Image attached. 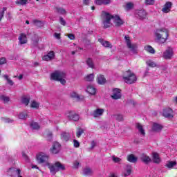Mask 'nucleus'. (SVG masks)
<instances>
[{
    "instance_id": "1",
    "label": "nucleus",
    "mask_w": 177,
    "mask_h": 177,
    "mask_svg": "<svg viewBox=\"0 0 177 177\" xmlns=\"http://www.w3.org/2000/svg\"><path fill=\"white\" fill-rule=\"evenodd\" d=\"M37 160L40 164H44V162H45L46 165L48 167L50 172V174H52V175H56V172H59V171L60 170L64 171V169H66V167H64V165H62V163H60V162H56L54 165H50L48 162V160H49V156L44 153H41L37 155Z\"/></svg>"
},
{
    "instance_id": "2",
    "label": "nucleus",
    "mask_w": 177,
    "mask_h": 177,
    "mask_svg": "<svg viewBox=\"0 0 177 177\" xmlns=\"http://www.w3.org/2000/svg\"><path fill=\"white\" fill-rule=\"evenodd\" d=\"M155 37L158 44H165L167 39H168V37H169L168 29L165 28L156 29L155 30Z\"/></svg>"
},
{
    "instance_id": "3",
    "label": "nucleus",
    "mask_w": 177,
    "mask_h": 177,
    "mask_svg": "<svg viewBox=\"0 0 177 177\" xmlns=\"http://www.w3.org/2000/svg\"><path fill=\"white\" fill-rule=\"evenodd\" d=\"M102 16L104 19L103 21L104 28H109L110 25L111 24V19H113V15H110V13L106 12L105 11H102Z\"/></svg>"
},
{
    "instance_id": "4",
    "label": "nucleus",
    "mask_w": 177,
    "mask_h": 177,
    "mask_svg": "<svg viewBox=\"0 0 177 177\" xmlns=\"http://www.w3.org/2000/svg\"><path fill=\"white\" fill-rule=\"evenodd\" d=\"M125 42L127 45V48L130 49L131 52L134 55L138 53V44L131 43V39H129V36L124 37Z\"/></svg>"
},
{
    "instance_id": "5",
    "label": "nucleus",
    "mask_w": 177,
    "mask_h": 177,
    "mask_svg": "<svg viewBox=\"0 0 177 177\" xmlns=\"http://www.w3.org/2000/svg\"><path fill=\"white\" fill-rule=\"evenodd\" d=\"M60 78H66V73L64 72L55 71L50 75V79L53 81H59Z\"/></svg>"
},
{
    "instance_id": "6",
    "label": "nucleus",
    "mask_w": 177,
    "mask_h": 177,
    "mask_svg": "<svg viewBox=\"0 0 177 177\" xmlns=\"http://www.w3.org/2000/svg\"><path fill=\"white\" fill-rule=\"evenodd\" d=\"M50 150L53 154H59V153H60V150H62V145L58 142H55L53 143L52 147Z\"/></svg>"
},
{
    "instance_id": "7",
    "label": "nucleus",
    "mask_w": 177,
    "mask_h": 177,
    "mask_svg": "<svg viewBox=\"0 0 177 177\" xmlns=\"http://www.w3.org/2000/svg\"><path fill=\"white\" fill-rule=\"evenodd\" d=\"M174 56V50L172 48L169 47L168 49H167L162 55L163 59L165 60H171Z\"/></svg>"
},
{
    "instance_id": "8",
    "label": "nucleus",
    "mask_w": 177,
    "mask_h": 177,
    "mask_svg": "<svg viewBox=\"0 0 177 177\" xmlns=\"http://www.w3.org/2000/svg\"><path fill=\"white\" fill-rule=\"evenodd\" d=\"M104 113V109H97L94 110L93 112L90 113V115L91 117H93V118H100V117H102V115H103Z\"/></svg>"
},
{
    "instance_id": "9",
    "label": "nucleus",
    "mask_w": 177,
    "mask_h": 177,
    "mask_svg": "<svg viewBox=\"0 0 177 177\" xmlns=\"http://www.w3.org/2000/svg\"><path fill=\"white\" fill-rule=\"evenodd\" d=\"M66 117L68 120H71L72 121H78V120H80V115L73 111H69L66 113Z\"/></svg>"
},
{
    "instance_id": "10",
    "label": "nucleus",
    "mask_w": 177,
    "mask_h": 177,
    "mask_svg": "<svg viewBox=\"0 0 177 177\" xmlns=\"http://www.w3.org/2000/svg\"><path fill=\"white\" fill-rule=\"evenodd\" d=\"M162 115L165 118H174V111L171 108L163 109Z\"/></svg>"
},
{
    "instance_id": "11",
    "label": "nucleus",
    "mask_w": 177,
    "mask_h": 177,
    "mask_svg": "<svg viewBox=\"0 0 177 177\" xmlns=\"http://www.w3.org/2000/svg\"><path fill=\"white\" fill-rule=\"evenodd\" d=\"M147 13L145 10H137L135 12V16L138 19H140V20H143L146 19Z\"/></svg>"
},
{
    "instance_id": "12",
    "label": "nucleus",
    "mask_w": 177,
    "mask_h": 177,
    "mask_svg": "<svg viewBox=\"0 0 177 177\" xmlns=\"http://www.w3.org/2000/svg\"><path fill=\"white\" fill-rule=\"evenodd\" d=\"M21 170L16 167H11L8 169V174L11 177L17 176L20 175Z\"/></svg>"
},
{
    "instance_id": "13",
    "label": "nucleus",
    "mask_w": 177,
    "mask_h": 177,
    "mask_svg": "<svg viewBox=\"0 0 177 177\" xmlns=\"http://www.w3.org/2000/svg\"><path fill=\"white\" fill-rule=\"evenodd\" d=\"M123 79L126 84H133L136 82V76L133 73L130 74L128 77H124Z\"/></svg>"
},
{
    "instance_id": "14",
    "label": "nucleus",
    "mask_w": 177,
    "mask_h": 177,
    "mask_svg": "<svg viewBox=\"0 0 177 177\" xmlns=\"http://www.w3.org/2000/svg\"><path fill=\"white\" fill-rule=\"evenodd\" d=\"M112 19L116 27H121V26L124 24V21H122V19H121V17H120V16L118 15L113 16Z\"/></svg>"
},
{
    "instance_id": "15",
    "label": "nucleus",
    "mask_w": 177,
    "mask_h": 177,
    "mask_svg": "<svg viewBox=\"0 0 177 177\" xmlns=\"http://www.w3.org/2000/svg\"><path fill=\"white\" fill-rule=\"evenodd\" d=\"M111 97L115 100L121 99V90H120L119 88H113V95H111Z\"/></svg>"
},
{
    "instance_id": "16",
    "label": "nucleus",
    "mask_w": 177,
    "mask_h": 177,
    "mask_svg": "<svg viewBox=\"0 0 177 177\" xmlns=\"http://www.w3.org/2000/svg\"><path fill=\"white\" fill-rule=\"evenodd\" d=\"M172 8V2L167 1L164 5L163 8H162V12L163 13H169L171 12V8Z\"/></svg>"
},
{
    "instance_id": "17",
    "label": "nucleus",
    "mask_w": 177,
    "mask_h": 177,
    "mask_svg": "<svg viewBox=\"0 0 177 177\" xmlns=\"http://www.w3.org/2000/svg\"><path fill=\"white\" fill-rule=\"evenodd\" d=\"M70 138H71V136L66 131L61 133V139L63 142H68Z\"/></svg>"
},
{
    "instance_id": "18",
    "label": "nucleus",
    "mask_w": 177,
    "mask_h": 177,
    "mask_svg": "<svg viewBox=\"0 0 177 177\" xmlns=\"http://www.w3.org/2000/svg\"><path fill=\"white\" fill-rule=\"evenodd\" d=\"M98 41L100 42V44L102 45V46H104V48H109L110 49L113 48V45H111L109 41H104L103 39L100 38L98 39Z\"/></svg>"
},
{
    "instance_id": "19",
    "label": "nucleus",
    "mask_w": 177,
    "mask_h": 177,
    "mask_svg": "<svg viewBox=\"0 0 177 177\" xmlns=\"http://www.w3.org/2000/svg\"><path fill=\"white\" fill-rule=\"evenodd\" d=\"M162 125L158 123H153L152 126V131L153 132H161V131H162Z\"/></svg>"
},
{
    "instance_id": "20",
    "label": "nucleus",
    "mask_w": 177,
    "mask_h": 177,
    "mask_svg": "<svg viewBox=\"0 0 177 177\" xmlns=\"http://www.w3.org/2000/svg\"><path fill=\"white\" fill-rule=\"evenodd\" d=\"M19 44L24 45L27 42V35L24 33H21L19 37Z\"/></svg>"
},
{
    "instance_id": "21",
    "label": "nucleus",
    "mask_w": 177,
    "mask_h": 177,
    "mask_svg": "<svg viewBox=\"0 0 177 177\" xmlns=\"http://www.w3.org/2000/svg\"><path fill=\"white\" fill-rule=\"evenodd\" d=\"M136 127L138 129V131L142 136H145L146 132L145 131V129H143V126H142V124L137 123Z\"/></svg>"
},
{
    "instance_id": "22",
    "label": "nucleus",
    "mask_w": 177,
    "mask_h": 177,
    "mask_svg": "<svg viewBox=\"0 0 177 177\" xmlns=\"http://www.w3.org/2000/svg\"><path fill=\"white\" fill-rule=\"evenodd\" d=\"M111 2V0H95V5L102 6V5H109Z\"/></svg>"
},
{
    "instance_id": "23",
    "label": "nucleus",
    "mask_w": 177,
    "mask_h": 177,
    "mask_svg": "<svg viewBox=\"0 0 177 177\" xmlns=\"http://www.w3.org/2000/svg\"><path fill=\"white\" fill-rule=\"evenodd\" d=\"M141 161H142L144 164H149L150 161H151V159L147 155L143 153L141 156Z\"/></svg>"
},
{
    "instance_id": "24",
    "label": "nucleus",
    "mask_w": 177,
    "mask_h": 177,
    "mask_svg": "<svg viewBox=\"0 0 177 177\" xmlns=\"http://www.w3.org/2000/svg\"><path fill=\"white\" fill-rule=\"evenodd\" d=\"M153 161L155 164H160L161 162V158H160V155L154 152L153 153Z\"/></svg>"
},
{
    "instance_id": "25",
    "label": "nucleus",
    "mask_w": 177,
    "mask_h": 177,
    "mask_svg": "<svg viewBox=\"0 0 177 177\" xmlns=\"http://www.w3.org/2000/svg\"><path fill=\"white\" fill-rule=\"evenodd\" d=\"M127 161L135 164V162H138V157L135 156L133 154H130L127 156Z\"/></svg>"
},
{
    "instance_id": "26",
    "label": "nucleus",
    "mask_w": 177,
    "mask_h": 177,
    "mask_svg": "<svg viewBox=\"0 0 177 177\" xmlns=\"http://www.w3.org/2000/svg\"><path fill=\"white\" fill-rule=\"evenodd\" d=\"M86 92L90 95H96V88L92 86H88Z\"/></svg>"
},
{
    "instance_id": "27",
    "label": "nucleus",
    "mask_w": 177,
    "mask_h": 177,
    "mask_svg": "<svg viewBox=\"0 0 177 177\" xmlns=\"http://www.w3.org/2000/svg\"><path fill=\"white\" fill-rule=\"evenodd\" d=\"M92 174H93V171H92V169L89 167L85 168L83 170V175H84V176H91Z\"/></svg>"
},
{
    "instance_id": "28",
    "label": "nucleus",
    "mask_w": 177,
    "mask_h": 177,
    "mask_svg": "<svg viewBox=\"0 0 177 177\" xmlns=\"http://www.w3.org/2000/svg\"><path fill=\"white\" fill-rule=\"evenodd\" d=\"M97 82L100 84V85H103V84L106 83V78H104V76L102 75H97Z\"/></svg>"
},
{
    "instance_id": "29",
    "label": "nucleus",
    "mask_w": 177,
    "mask_h": 177,
    "mask_svg": "<svg viewBox=\"0 0 177 177\" xmlns=\"http://www.w3.org/2000/svg\"><path fill=\"white\" fill-rule=\"evenodd\" d=\"M55 9L59 15H66L67 13V11L62 7H55Z\"/></svg>"
},
{
    "instance_id": "30",
    "label": "nucleus",
    "mask_w": 177,
    "mask_h": 177,
    "mask_svg": "<svg viewBox=\"0 0 177 177\" xmlns=\"http://www.w3.org/2000/svg\"><path fill=\"white\" fill-rule=\"evenodd\" d=\"M145 50L147 52H149V53H151L152 55H154V53H156V50H154V48L151 47V46H145Z\"/></svg>"
},
{
    "instance_id": "31",
    "label": "nucleus",
    "mask_w": 177,
    "mask_h": 177,
    "mask_svg": "<svg viewBox=\"0 0 177 177\" xmlns=\"http://www.w3.org/2000/svg\"><path fill=\"white\" fill-rule=\"evenodd\" d=\"M132 174V166L127 165V168L126 169V171L124 172V176H129Z\"/></svg>"
},
{
    "instance_id": "32",
    "label": "nucleus",
    "mask_w": 177,
    "mask_h": 177,
    "mask_svg": "<svg viewBox=\"0 0 177 177\" xmlns=\"http://www.w3.org/2000/svg\"><path fill=\"white\" fill-rule=\"evenodd\" d=\"M175 165H176V162H175V161H169V162H168L167 163L165 167L169 168V169H172V167H175Z\"/></svg>"
},
{
    "instance_id": "33",
    "label": "nucleus",
    "mask_w": 177,
    "mask_h": 177,
    "mask_svg": "<svg viewBox=\"0 0 177 177\" xmlns=\"http://www.w3.org/2000/svg\"><path fill=\"white\" fill-rule=\"evenodd\" d=\"M86 63L91 68H93V67H95V64H93V61L91 59V58H88Z\"/></svg>"
},
{
    "instance_id": "34",
    "label": "nucleus",
    "mask_w": 177,
    "mask_h": 177,
    "mask_svg": "<svg viewBox=\"0 0 177 177\" xmlns=\"http://www.w3.org/2000/svg\"><path fill=\"white\" fill-rule=\"evenodd\" d=\"M28 117V114L26 111L21 112L19 115V118L20 120H26Z\"/></svg>"
},
{
    "instance_id": "35",
    "label": "nucleus",
    "mask_w": 177,
    "mask_h": 177,
    "mask_svg": "<svg viewBox=\"0 0 177 177\" xmlns=\"http://www.w3.org/2000/svg\"><path fill=\"white\" fill-rule=\"evenodd\" d=\"M33 24H35L36 27H42V26H44V23L38 19L33 20Z\"/></svg>"
},
{
    "instance_id": "36",
    "label": "nucleus",
    "mask_w": 177,
    "mask_h": 177,
    "mask_svg": "<svg viewBox=\"0 0 177 177\" xmlns=\"http://www.w3.org/2000/svg\"><path fill=\"white\" fill-rule=\"evenodd\" d=\"M21 103H23V104H25V106H28V103H30V97H22Z\"/></svg>"
},
{
    "instance_id": "37",
    "label": "nucleus",
    "mask_w": 177,
    "mask_h": 177,
    "mask_svg": "<svg viewBox=\"0 0 177 177\" xmlns=\"http://www.w3.org/2000/svg\"><path fill=\"white\" fill-rule=\"evenodd\" d=\"M3 78H5V80H6L8 84H9V85H10V86H13V81L12 80H10V78H9V76L8 75H3Z\"/></svg>"
},
{
    "instance_id": "38",
    "label": "nucleus",
    "mask_w": 177,
    "mask_h": 177,
    "mask_svg": "<svg viewBox=\"0 0 177 177\" xmlns=\"http://www.w3.org/2000/svg\"><path fill=\"white\" fill-rule=\"evenodd\" d=\"M114 118L116 120V121H119V122L124 121V116H122L121 114L114 115Z\"/></svg>"
},
{
    "instance_id": "39",
    "label": "nucleus",
    "mask_w": 177,
    "mask_h": 177,
    "mask_svg": "<svg viewBox=\"0 0 177 177\" xmlns=\"http://www.w3.org/2000/svg\"><path fill=\"white\" fill-rule=\"evenodd\" d=\"M95 80V75L91 73L86 77V81L92 82Z\"/></svg>"
},
{
    "instance_id": "40",
    "label": "nucleus",
    "mask_w": 177,
    "mask_h": 177,
    "mask_svg": "<svg viewBox=\"0 0 177 177\" xmlns=\"http://www.w3.org/2000/svg\"><path fill=\"white\" fill-rule=\"evenodd\" d=\"M133 8V3H127L125 6L126 10H131V9Z\"/></svg>"
},
{
    "instance_id": "41",
    "label": "nucleus",
    "mask_w": 177,
    "mask_h": 177,
    "mask_svg": "<svg viewBox=\"0 0 177 177\" xmlns=\"http://www.w3.org/2000/svg\"><path fill=\"white\" fill-rule=\"evenodd\" d=\"M30 127L32 128V129H39V124H38V123L35 122H32L30 124Z\"/></svg>"
},
{
    "instance_id": "42",
    "label": "nucleus",
    "mask_w": 177,
    "mask_h": 177,
    "mask_svg": "<svg viewBox=\"0 0 177 177\" xmlns=\"http://www.w3.org/2000/svg\"><path fill=\"white\" fill-rule=\"evenodd\" d=\"M0 99H1V100H2V102H4V103H8V102H9V100H10L9 97L5 96V95H1Z\"/></svg>"
},
{
    "instance_id": "43",
    "label": "nucleus",
    "mask_w": 177,
    "mask_h": 177,
    "mask_svg": "<svg viewBox=\"0 0 177 177\" xmlns=\"http://www.w3.org/2000/svg\"><path fill=\"white\" fill-rule=\"evenodd\" d=\"M147 64L148 66H149V67H156L157 66L156 64H155L154 62H153L152 60H149L147 62Z\"/></svg>"
},
{
    "instance_id": "44",
    "label": "nucleus",
    "mask_w": 177,
    "mask_h": 177,
    "mask_svg": "<svg viewBox=\"0 0 177 177\" xmlns=\"http://www.w3.org/2000/svg\"><path fill=\"white\" fill-rule=\"evenodd\" d=\"M71 97H74L75 99H77V100H80L81 98L80 97V95H78V94H77V93L75 92H73L71 94Z\"/></svg>"
},
{
    "instance_id": "45",
    "label": "nucleus",
    "mask_w": 177,
    "mask_h": 177,
    "mask_svg": "<svg viewBox=\"0 0 177 177\" xmlns=\"http://www.w3.org/2000/svg\"><path fill=\"white\" fill-rule=\"evenodd\" d=\"M82 133H84V129H78L77 130V134H76L77 138H80L81 135H82Z\"/></svg>"
},
{
    "instance_id": "46",
    "label": "nucleus",
    "mask_w": 177,
    "mask_h": 177,
    "mask_svg": "<svg viewBox=\"0 0 177 177\" xmlns=\"http://www.w3.org/2000/svg\"><path fill=\"white\" fill-rule=\"evenodd\" d=\"M30 107H32V109H38V107H39V104H38L37 102L33 101L31 103Z\"/></svg>"
},
{
    "instance_id": "47",
    "label": "nucleus",
    "mask_w": 177,
    "mask_h": 177,
    "mask_svg": "<svg viewBox=\"0 0 177 177\" xmlns=\"http://www.w3.org/2000/svg\"><path fill=\"white\" fill-rule=\"evenodd\" d=\"M53 139V134L52 133V132H49L47 135V140H48V142H52Z\"/></svg>"
},
{
    "instance_id": "48",
    "label": "nucleus",
    "mask_w": 177,
    "mask_h": 177,
    "mask_svg": "<svg viewBox=\"0 0 177 177\" xmlns=\"http://www.w3.org/2000/svg\"><path fill=\"white\" fill-rule=\"evenodd\" d=\"M47 55L51 60H53V59H55V52L50 51Z\"/></svg>"
},
{
    "instance_id": "49",
    "label": "nucleus",
    "mask_w": 177,
    "mask_h": 177,
    "mask_svg": "<svg viewBox=\"0 0 177 177\" xmlns=\"http://www.w3.org/2000/svg\"><path fill=\"white\" fill-rule=\"evenodd\" d=\"M22 157L26 162H30V158H28V156L24 152L22 153Z\"/></svg>"
},
{
    "instance_id": "50",
    "label": "nucleus",
    "mask_w": 177,
    "mask_h": 177,
    "mask_svg": "<svg viewBox=\"0 0 177 177\" xmlns=\"http://www.w3.org/2000/svg\"><path fill=\"white\" fill-rule=\"evenodd\" d=\"M59 23L62 26H66V20L62 17H59Z\"/></svg>"
},
{
    "instance_id": "51",
    "label": "nucleus",
    "mask_w": 177,
    "mask_h": 177,
    "mask_svg": "<svg viewBox=\"0 0 177 177\" xmlns=\"http://www.w3.org/2000/svg\"><path fill=\"white\" fill-rule=\"evenodd\" d=\"M112 160L114 162H120L121 161V158L115 156H113Z\"/></svg>"
},
{
    "instance_id": "52",
    "label": "nucleus",
    "mask_w": 177,
    "mask_h": 177,
    "mask_svg": "<svg viewBox=\"0 0 177 177\" xmlns=\"http://www.w3.org/2000/svg\"><path fill=\"white\" fill-rule=\"evenodd\" d=\"M3 10L0 12V21L2 20V17H3V15H5V10H6V8L3 7Z\"/></svg>"
},
{
    "instance_id": "53",
    "label": "nucleus",
    "mask_w": 177,
    "mask_h": 177,
    "mask_svg": "<svg viewBox=\"0 0 177 177\" xmlns=\"http://www.w3.org/2000/svg\"><path fill=\"white\" fill-rule=\"evenodd\" d=\"M146 5H154V0H145Z\"/></svg>"
},
{
    "instance_id": "54",
    "label": "nucleus",
    "mask_w": 177,
    "mask_h": 177,
    "mask_svg": "<svg viewBox=\"0 0 177 177\" xmlns=\"http://www.w3.org/2000/svg\"><path fill=\"white\" fill-rule=\"evenodd\" d=\"M4 122L8 123V124H10V123L13 122L14 120L10 119V118H4Z\"/></svg>"
},
{
    "instance_id": "55",
    "label": "nucleus",
    "mask_w": 177,
    "mask_h": 177,
    "mask_svg": "<svg viewBox=\"0 0 177 177\" xmlns=\"http://www.w3.org/2000/svg\"><path fill=\"white\" fill-rule=\"evenodd\" d=\"M73 146L74 147H80V142H78L77 140H73Z\"/></svg>"
},
{
    "instance_id": "56",
    "label": "nucleus",
    "mask_w": 177,
    "mask_h": 177,
    "mask_svg": "<svg viewBox=\"0 0 177 177\" xmlns=\"http://www.w3.org/2000/svg\"><path fill=\"white\" fill-rule=\"evenodd\" d=\"M17 3H19V5H26V3H27V0H19Z\"/></svg>"
},
{
    "instance_id": "57",
    "label": "nucleus",
    "mask_w": 177,
    "mask_h": 177,
    "mask_svg": "<svg viewBox=\"0 0 177 177\" xmlns=\"http://www.w3.org/2000/svg\"><path fill=\"white\" fill-rule=\"evenodd\" d=\"M43 60H45L46 62H50V60H52L50 57H48V54L44 55L43 57Z\"/></svg>"
},
{
    "instance_id": "58",
    "label": "nucleus",
    "mask_w": 177,
    "mask_h": 177,
    "mask_svg": "<svg viewBox=\"0 0 177 177\" xmlns=\"http://www.w3.org/2000/svg\"><path fill=\"white\" fill-rule=\"evenodd\" d=\"M68 38L74 41V39H75V36L73 34L70 33L68 35Z\"/></svg>"
},
{
    "instance_id": "59",
    "label": "nucleus",
    "mask_w": 177,
    "mask_h": 177,
    "mask_svg": "<svg viewBox=\"0 0 177 177\" xmlns=\"http://www.w3.org/2000/svg\"><path fill=\"white\" fill-rule=\"evenodd\" d=\"M73 165H74V168L78 169V167H80V162L75 160V161L73 162Z\"/></svg>"
},
{
    "instance_id": "60",
    "label": "nucleus",
    "mask_w": 177,
    "mask_h": 177,
    "mask_svg": "<svg viewBox=\"0 0 177 177\" xmlns=\"http://www.w3.org/2000/svg\"><path fill=\"white\" fill-rule=\"evenodd\" d=\"M64 77H60V79L58 80L62 85L66 84V80L64 79Z\"/></svg>"
},
{
    "instance_id": "61",
    "label": "nucleus",
    "mask_w": 177,
    "mask_h": 177,
    "mask_svg": "<svg viewBox=\"0 0 177 177\" xmlns=\"http://www.w3.org/2000/svg\"><path fill=\"white\" fill-rule=\"evenodd\" d=\"M6 63V58L2 57L0 59V65L5 64Z\"/></svg>"
},
{
    "instance_id": "62",
    "label": "nucleus",
    "mask_w": 177,
    "mask_h": 177,
    "mask_svg": "<svg viewBox=\"0 0 177 177\" xmlns=\"http://www.w3.org/2000/svg\"><path fill=\"white\" fill-rule=\"evenodd\" d=\"M91 0H83L84 5H89Z\"/></svg>"
},
{
    "instance_id": "63",
    "label": "nucleus",
    "mask_w": 177,
    "mask_h": 177,
    "mask_svg": "<svg viewBox=\"0 0 177 177\" xmlns=\"http://www.w3.org/2000/svg\"><path fill=\"white\" fill-rule=\"evenodd\" d=\"M55 37L57 39H60V34L55 33Z\"/></svg>"
},
{
    "instance_id": "64",
    "label": "nucleus",
    "mask_w": 177,
    "mask_h": 177,
    "mask_svg": "<svg viewBox=\"0 0 177 177\" xmlns=\"http://www.w3.org/2000/svg\"><path fill=\"white\" fill-rule=\"evenodd\" d=\"M96 146L95 141L91 142V149H93Z\"/></svg>"
}]
</instances>
